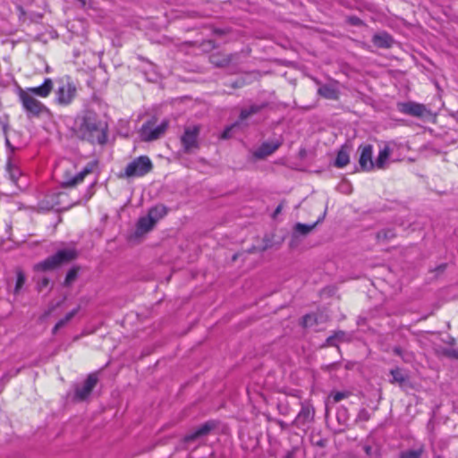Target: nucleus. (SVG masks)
I'll use <instances>...</instances> for the list:
<instances>
[{
	"label": "nucleus",
	"mask_w": 458,
	"mask_h": 458,
	"mask_svg": "<svg viewBox=\"0 0 458 458\" xmlns=\"http://www.w3.org/2000/svg\"><path fill=\"white\" fill-rule=\"evenodd\" d=\"M336 418L340 424L345 425L348 420L347 410L345 408L339 409L336 413Z\"/></svg>",
	"instance_id": "f704fd0d"
},
{
	"label": "nucleus",
	"mask_w": 458,
	"mask_h": 458,
	"mask_svg": "<svg viewBox=\"0 0 458 458\" xmlns=\"http://www.w3.org/2000/svg\"><path fill=\"white\" fill-rule=\"evenodd\" d=\"M281 209H282V205H279V206L276 208V210H275V212H274V216H276V215H278V214L281 212Z\"/></svg>",
	"instance_id": "58836bf2"
},
{
	"label": "nucleus",
	"mask_w": 458,
	"mask_h": 458,
	"mask_svg": "<svg viewBox=\"0 0 458 458\" xmlns=\"http://www.w3.org/2000/svg\"><path fill=\"white\" fill-rule=\"evenodd\" d=\"M199 126L193 125L184 128L183 133L180 138L182 151L184 153L191 154L199 148Z\"/></svg>",
	"instance_id": "0eeeda50"
},
{
	"label": "nucleus",
	"mask_w": 458,
	"mask_h": 458,
	"mask_svg": "<svg viewBox=\"0 0 458 458\" xmlns=\"http://www.w3.org/2000/svg\"><path fill=\"white\" fill-rule=\"evenodd\" d=\"M19 98L28 117L39 116L47 110V107L40 101L23 89H20Z\"/></svg>",
	"instance_id": "423d86ee"
},
{
	"label": "nucleus",
	"mask_w": 458,
	"mask_h": 458,
	"mask_svg": "<svg viewBox=\"0 0 458 458\" xmlns=\"http://www.w3.org/2000/svg\"><path fill=\"white\" fill-rule=\"evenodd\" d=\"M6 144H7L8 146H10V142H9V140H6Z\"/></svg>",
	"instance_id": "c03bdc74"
},
{
	"label": "nucleus",
	"mask_w": 458,
	"mask_h": 458,
	"mask_svg": "<svg viewBox=\"0 0 458 458\" xmlns=\"http://www.w3.org/2000/svg\"><path fill=\"white\" fill-rule=\"evenodd\" d=\"M167 214V208L164 205H157L148 210V216L157 224V221L162 219Z\"/></svg>",
	"instance_id": "412c9836"
},
{
	"label": "nucleus",
	"mask_w": 458,
	"mask_h": 458,
	"mask_svg": "<svg viewBox=\"0 0 458 458\" xmlns=\"http://www.w3.org/2000/svg\"><path fill=\"white\" fill-rule=\"evenodd\" d=\"M360 158L359 165L363 171H371L375 161L372 159L373 147L370 144L362 145L359 148Z\"/></svg>",
	"instance_id": "4468645a"
},
{
	"label": "nucleus",
	"mask_w": 458,
	"mask_h": 458,
	"mask_svg": "<svg viewBox=\"0 0 458 458\" xmlns=\"http://www.w3.org/2000/svg\"><path fill=\"white\" fill-rule=\"evenodd\" d=\"M156 224L148 216L140 217L137 224V232L139 233H145L150 231Z\"/></svg>",
	"instance_id": "5701e85b"
},
{
	"label": "nucleus",
	"mask_w": 458,
	"mask_h": 458,
	"mask_svg": "<svg viewBox=\"0 0 458 458\" xmlns=\"http://www.w3.org/2000/svg\"><path fill=\"white\" fill-rule=\"evenodd\" d=\"M372 42L377 47L389 48L392 47L394 39L389 34L381 32L373 36Z\"/></svg>",
	"instance_id": "6ab92c4d"
},
{
	"label": "nucleus",
	"mask_w": 458,
	"mask_h": 458,
	"mask_svg": "<svg viewBox=\"0 0 458 458\" xmlns=\"http://www.w3.org/2000/svg\"><path fill=\"white\" fill-rule=\"evenodd\" d=\"M394 354L400 356L405 362H410L412 360V355L400 347L394 348Z\"/></svg>",
	"instance_id": "473e14b6"
},
{
	"label": "nucleus",
	"mask_w": 458,
	"mask_h": 458,
	"mask_svg": "<svg viewBox=\"0 0 458 458\" xmlns=\"http://www.w3.org/2000/svg\"><path fill=\"white\" fill-rule=\"evenodd\" d=\"M67 197H68V194L66 192L60 191L57 194V200L55 202V205L58 206L60 208L69 209L70 208L73 207L74 205H77V204L81 203V199H77L75 200L68 202L66 200Z\"/></svg>",
	"instance_id": "4be33fe9"
},
{
	"label": "nucleus",
	"mask_w": 458,
	"mask_h": 458,
	"mask_svg": "<svg viewBox=\"0 0 458 458\" xmlns=\"http://www.w3.org/2000/svg\"><path fill=\"white\" fill-rule=\"evenodd\" d=\"M392 153L390 144H385L379 150L378 156L375 160L374 166L377 169H385L386 167L389 157Z\"/></svg>",
	"instance_id": "f3484780"
},
{
	"label": "nucleus",
	"mask_w": 458,
	"mask_h": 458,
	"mask_svg": "<svg viewBox=\"0 0 458 458\" xmlns=\"http://www.w3.org/2000/svg\"><path fill=\"white\" fill-rule=\"evenodd\" d=\"M20 11L21 12V13H23V10H22V7H19Z\"/></svg>",
	"instance_id": "37998d69"
},
{
	"label": "nucleus",
	"mask_w": 458,
	"mask_h": 458,
	"mask_svg": "<svg viewBox=\"0 0 458 458\" xmlns=\"http://www.w3.org/2000/svg\"><path fill=\"white\" fill-rule=\"evenodd\" d=\"M320 222V219H318L316 223L313 225H305L301 223H297L294 226L295 232L306 235L308 234L318 223Z\"/></svg>",
	"instance_id": "bb28decb"
},
{
	"label": "nucleus",
	"mask_w": 458,
	"mask_h": 458,
	"mask_svg": "<svg viewBox=\"0 0 458 458\" xmlns=\"http://www.w3.org/2000/svg\"><path fill=\"white\" fill-rule=\"evenodd\" d=\"M47 283H48V281H47V279H45V280L43 281V284H44V285H47Z\"/></svg>",
	"instance_id": "79ce46f5"
},
{
	"label": "nucleus",
	"mask_w": 458,
	"mask_h": 458,
	"mask_svg": "<svg viewBox=\"0 0 458 458\" xmlns=\"http://www.w3.org/2000/svg\"><path fill=\"white\" fill-rule=\"evenodd\" d=\"M394 235L395 233L392 229H384L377 233V239L386 241L394 238Z\"/></svg>",
	"instance_id": "7c9ffc66"
},
{
	"label": "nucleus",
	"mask_w": 458,
	"mask_h": 458,
	"mask_svg": "<svg viewBox=\"0 0 458 458\" xmlns=\"http://www.w3.org/2000/svg\"><path fill=\"white\" fill-rule=\"evenodd\" d=\"M350 396V392H335L329 395V399H333L334 403H338Z\"/></svg>",
	"instance_id": "72a5a7b5"
},
{
	"label": "nucleus",
	"mask_w": 458,
	"mask_h": 458,
	"mask_svg": "<svg viewBox=\"0 0 458 458\" xmlns=\"http://www.w3.org/2000/svg\"><path fill=\"white\" fill-rule=\"evenodd\" d=\"M282 144V137L265 141L253 152V157L256 159H263L276 151Z\"/></svg>",
	"instance_id": "9b49d317"
},
{
	"label": "nucleus",
	"mask_w": 458,
	"mask_h": 458,
	"mask_svg": "<svg viewBox=\"0 0 458 458\" xmlns=\"http://www.w3.org/2000/svg\"><path fill=\"white\" fill-rule=\"evenodd\" d=\"M346 335L343 331L336 332L334 335L329 336L327 339V343L329 345H335V340L344 341L345 340Z\"/></svg>",
	"instance_id": "c756f323"
},
{
	"label": "nucleus",
	"mask_w": 458,
	"mask_h": 458,
	"mask_svg": "<svg viewBox=\"0 0 458 458\" xmlns=\"http://www.w3.org/2000/svg\"><path fill=\"white\" fill-rule=\"evenodd\" d=\"M266 106H267L266 103H263V104H260V105L254 104V105H251L248 108L242 109V111L240 113V116H239V121L235 122L231 126L226 127L225 129V131H223V133H222V138L223 139H229L231 137V135H232V131L235 127L239 126L242 123H243L246 119H248L251 115L260 112Z\"/></svg>",
	"instance_id": "1a4fd4ad"
},
{
	"label": "nucleus",
	"mask_w": 458,
	"mask_h": 458,
	"mask_svg": "<svg viewBox=\"0 0 458 458\" xmlns=\"http://www.w3.org/2000/svg\"><path fill=\"white\" fill-rule=\"evenodd\" d=\"M98 383V377L96 374H90L86 380L78 385L75 388V398L80 401L85 400L92 392L93 388Z\"/></svg>",
	"instance_id": "f8f14e48"
},
{
	"label": "nucleus",
	"mask_w": 458,
	"mask_h": 458,
	"mask_svg": "<svg viewBox=\"0 0 458 458\" xmlns=\"http://www.w3.org/2000/svg\"><path fill=\"white\" fill-rule=\"evenodd\" d=\"M397 109L402 114L419 118L429 114V111L424 105L413 101L398 103Z\"/></svg>",
	"instance_id": "9d476101"
},
{
	"label": "nucleus",
	"mask_w": 458,
	"mask_h": 458,
	"mask_svg": "<svg viewBox=\"0 0 458 458\" xmlns=\"http://www.w3.org/2000/svg\"><path fill=\"white\" fill-rule=\"evenodd\" d=\"M97 167V162H89L86 165V166L80 172L73 174L71 170H66L64 172L63 180H62V187L63 188H70L74 187L77 184L83 182L84 178L91 174L93 170Z\"/></svg>",
	"instance_id": "6e6552de"
},
{
	"label": "nucleus",
	"mask_w": 458,
	"mask_h": 458,
	"mask_svg": "<svg viewBox=\"0 0 458 458\" xmlns=\"http://www.w3.org/2000/svg\"><path fill=\"white\" fill-rule=\"evenodd\" d=\"M215 428L213 421H208L193 431L190 432L184 437V442L190 443L197 440L199 437L207 436Z\"/></svg>",
	"instance_id": "2eb2a0df"
},
{
	"label": "nucleus",
	"mask_w": 458,
	"mask_h": 458,
	"mask_svg": "<svg viewBox=\"0 0 458 458\" xmlns=\"http://www.w3.org/2000/svg\"><path fill=\"white\" fill-rule=\"evenodd\" d=\"M152 166V162L148 157L140 156L127 165L124 170V175L128 178L140 177L150 172Z\"/></svg>",
	"instance_id": "20e7f679"
},
{
	"label": "nucleus",
	"mask_w": 458,
	"mask_h": 458,
	"mask_svg": "<svg viewBox=\"0 0 458 458\" xmlns=\"http://www.w3.org/2000/svg\"><path fill=\"white\" fill-rule=\"evenodd\" d=\"M390 373L392 375V383H398L399 385H403L408 379L407 373L399 368L393 369Z\"/></svg>",
	"instance_id": "b1692460"
},
{
	"label": "nucleus",
	"mask_w": 458,
	"mask_h": 458,
	"mask_svg": "<svg viewBox=\"0 0 458 458\" xmlns=\"http://www.w3.org/2000/svg\"><path fill=\"white\" fill-rule=\"evenodd\" d=\"M349 162L350 157L348 152L345 149L339 150L335 160V165L338 168H343L347 165Z\"/></svg>",
	"instance_id": "393cba45"
},
{
	"label": "nucleus",
	"mask_w": 458,
	"mask_h": 458,
	"mask_svg": "<svg viewBox=\"0 0 458 458\" xmlns=\"http://www.w3.org/2000/svg\"><path fill=\"white\" fill-rule=\"evenodd\" d=\"M77 277V270L74 268L70 269L65 276L64 284L70 285Z\"/></svg>",
	"instance_id": "c9c22d12"
},
{
	"label": "nucleus",
	"mask_w": 458,
	"mask_h": 458,
	"mask_svg": "<svg viewBox=\"0 0 458 458\" xmlns=\"http://www.w3.org/2000/svg\"><path fill=\"white\" fill-rule=\"evenodd\" d=\"M211 62L213 64H215L216 65H218V66H223L224 64H225L227 62L225 60L222 61V62H218L216 60V56H212L211 57Z\"/></svg>",
	"instance_id": "4c0bfd02"
},
{
	"label": "nucleus",
	"mask_w": 458,
	"mask_h": 458,
	"mask_svg": "<svg viewBox=\"0 0 458 458\" xmlns=\"http://www.w3.org/2000/svg\"><path fill=\"white\" fill-rule=\"evenodd\" d=\"M77 95V88L69 76L57 81V88L55 90V101L57 105L66 106L72 104Z\"/></svg>",
	"instance_id": "f03ea898"
},
{
	"label": "nucleus",
	"mask_w": 458,
	"mask_h": 458,
	"mask_svg": "<svg viewBox=\"0 0 458 458\" xmlns=\"http://www.w3.org/2000/svg\"><path fill=\"white\" fill-rule=\"evenodd\" d=\"M284 458H293V454L292 453H288Z\"/></svg>",
	"instance_id": "ea45409f"
},
{
	"label": "nucleus",
	"mask_w": 458,
	"mask_h": 458,
	"mask_svg": "<svg viewBox=\"0 0 458 458\" xmlns=\"http://www.w3.org/2000/svg\"><path fill=\"white\" fill-rule=\"evenodd\" d=\"M318 93L327 98V99H332V100H335L338 98V89L333 86V85H330V84H325V85H321L318 89Z\"/></svg>",
	"instance_id": "aec40b11"
},
{
	"label": "nucleus",
	"mask_w": 458,
	"mask_h": 458,
	"mask_svg": "<svg viewBox=\"0 0 458 458\" xmlns=\"http://www.w3.org/2000/svg\"><path fill=\"white\" fill-rule=\"evenodd\" d=\"M168 128V121L164 120L160 124L155 125L154 120L143 123L140 131V139L143 141H153L159 139Z\"/></svg>",
	"instance_id": "39448f33"
},
{
	"label": "nucleus",
	"mask_w": 458,
	"mask_h": 458,
	"mask_svg": "<svg viewBox=\"0 0 458 458\" xmlns=\"http://www.w3.org/2000/svg\"><path fill=\"white\" fill-rule=\"evenodd\" d=\"M25 280H26V277H25L24 274L21 270H18L17 271V280H16V284H15V288H14L15 294H17L20 292V290L22 288L23 284H25Z\"/></svg>",
	"instance_id": "c85d7f7f"
},
{
	"label": "nucleus",
	"mask_w": 458,
	"mask_h": 458,
	"mask_svg": "<svg viewBox=\"0 0 458 458\" xmlns=\"http://www.w3.org/2000/svg\"><path fill=\"white\" fill-rule=\"evenodd\" d=\"M345 367H346V369H351L352 366L350 363H347Z\"/></svg>",
	"instance_id": "a19ab883"
},
{
	"label": "nucleus",
	"mask_w": 458,
	"mask_h": 458,
	"mask_svg": "<svg viewBox=\"0 0 458 458\" xmlns=\"http://www.w3.org/2000/svg\"><path fill=\"white\" fill-rule=\"evenodd\" d=\"M6 172L9 175L10 180L17 186L20 187L19 179L21 176V171L17 165L15 161L12 157H8L6 163Z\"/></svg>",
	"instance_id": "a211bd4d"
},
{
	"label": "nucleus",
	"mask_w": 458,
	"mask_h": 458,
	"mask_svg": "<svg viewBox=\"0 0 458 458\" xmlns=\"http://www.w3.org/2000/svg\"><path fill=\"white\" fill-rule=\"evenodd\" d=\"M424 453V447L420 446L415 450H406L401 453L400 458H420Z\"/></svg>",
	"instance_id": "cd10ccee"
},
{
	"label": "nucleus",
	"mask_w": 458,
	"mask_h": 458,
	"mask_svg": "<svg viewBox=\"0 0 458 458\" xmlns=\"http://www.w3.org/2000/svg\"><path fill=\"white\" fill-rule=\"evenodd\" d=\"M53 89V81L50 78H46L44 82L38 87L28 88L25 91L29 94L36 95L41 98H47L49 96Z\"/></svg>",
	"instance_id": "dca6fc26"
},
{
	"label": "nucleus",
	"mask_w": 458,
	"mask_h": 458,
	"mask_svg": "<svg viewBox=\"0 0 458 458\" xmlns=\"http://www.w3.org/2000/svg\"><path fill=\"white\" fill-rule=\"evenodd\" d=\"M394 354L400 356L405 362H410L412 360V355L400 347L394 348Z\"/></svg>",
	"instance_id": "2f4dec72"
},
{
	"label": "nucleus",
	"mask_w": 458,
	"mask_h": 458,
	"mask_svg": "<svg viewBox=\"0 0 458 458\" xmlns=\"http://www.w3.org/2000/svg\"><path fill=\"white\" fill-rule=\"evenodd\" d=\"M312 320H313L312 315H306L305 317H303V326L304 327L310 326Z\"/></svg>",
	"instance_id": "e433bc0d"
},
{
	"label": "nucleus",
	"mask_w": 458,
	"mask_h": 458,
	"mask_svg": "<svg viewBox=\"0 0 458 458\" xmlns=\"http://www.w3.org/2000/svg\"><path fill=\"white\" fill-rule=\"evenodd\" d=\"M79 311V308L73 309L68 312L65 317L60 319L53 328V334H55L61 327L67 324Z\"/></svg>",
	"instance_id": "a878e982"
},
{
	"label": "nucleus",
	"mask_w": 458,
	"mask_h": 458,
	"mask_svg": "<svg viewBox=\"0 0 458 458\" xmlns=\"http://www.w3.org/2000/svg\"><path fill=\"white\" fill-rule=\"evenodd\" d=\"M301 405V411H299L293 421V423L297 427H301L306 425L307 423L311 422L314 420L315 416V409L310 402H302Z\"/></svg>",
	"instance_id": "ddd939ff"
},
{
	"label": "nucleus",
	"mask_w": 458,
	"mask_h": 458,
	"mask_svg": "<svg viewBox=\"0 0 458 458\" xmlns=\"http://www.w3.org/2000/svg\"><path fill=\"white\" fill-rule=\"evenodd\" d=\"M81 131L78 134L93 144L103 145L106 142L107 123L93 112L88 111L84 114Z\"/></svg>",
	"instance_id": "f257e3e1"
},
{
	"label": "nucleus",
	"mask_w": 458,
	"mask_h": 458,
	"mask_svg": "<svg viewBox=\"0 0 458 458\" xmlns=\"http://www.w3.org/2000/svg\"><path fill=\"white\" fill-rule=\"evenodd\" d=\"M77 257V251L74 249L59 250L55 254L48 257L45 260L35 265V269L41 271L52 270L59 266L68 263Z\"/></svg>",
	"instance_id": "7ed1b4c3"
}]
</instances>
